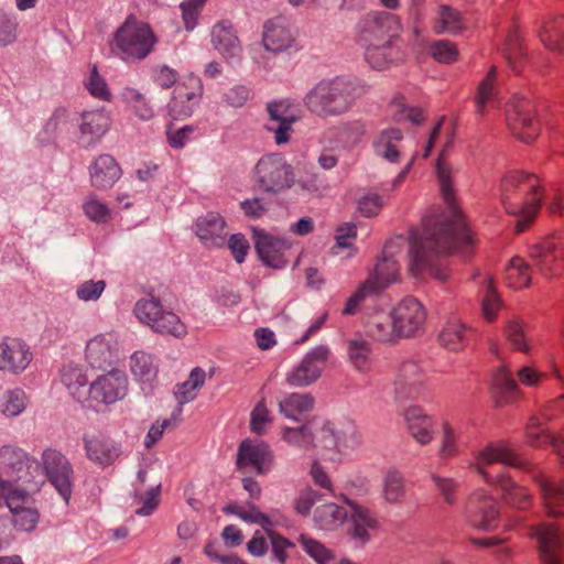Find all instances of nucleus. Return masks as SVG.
<instances>
[{"label": "nucleus", "instance_id": "f257e3e1", "mask_svg": "<svg viewBox=\"0 0 564 564\" xmlns=\"http://www.w3.org/2000/svg\"><path fill=\"white\" fill-rule=\"evenodd\" d=\"M436 175L441 195L446 205L441 213L422 219L421 228L410 231L406 239L409 271L414 276L427 274L445 282L447 272L443 257L455 252L468 258L475 250V238L466 219L455 203L449 167L438 159Z\"/></svg>", "mask_w": 564, "mask_h": 564}, {"label": "nucleus", "instance_id": "f03ea898", "mask_svg": "<svg viewBox=\"0 0 564 564\" xmlns=\"http://www.w3.org/2000/svg\"><path fill=\"white\" fill-rule=\"evenodd\" d=\"M281 437L290 446L304 451L315 448L322 456L334 462L359 445L358 433L352 423L337 425L319 416H314L296 427H283Z\"/></svg>", "mask_w": 564, "mask_h": 564}, {"label": "nucleus", "instance_id": "7ed1b4c3", "mask_svg": "<svg viewBox=\"0 0 564 564\" xmlns=\"http://www.w3.org/2000/svg\"><path fill=\"white\" fill-rule=\"evenodd\" d=\"M501 203L506 212L517 217V230L522 232L541 208L543 188L534 173L513 171L500 184Z\"/></svg>", "mask_w": 564, "mask_h": 564}, {"label": "nucleus", "instance_id": "20e7f679", "mask_svg": "<svg viewBox=\"0 0 564 564\" xmlns=\"http://www.w3.org/2000/svg\"><path fill=\"white\" fill-rule=\"evenodd\" d=\"M362 93L357 79L338 76L318 82L306 93L303 105L319 117L340 116L351 109Z\"/></svg>", "mask_w": 564, "mask_h": 564}, {"label": "nucleus", "instance_id": "39448f33", "mask_svg": "<svg viewBox=\"0 0 564 564\" xmlns=\"http://www.w3.org/2000/svg\"><path fill=\"white\" fill-rule=\"evenodd\" d=\"M156 42L149 24L128 18L115 33L113 52L123 62H140L152 53Z\"/></svg>", "mask_w": 564, "mask_h": 564}, {"label": "nucleus", "instance_id": "423d86ee", "mask_svg": "<svg viewBox=\"0 0 564 564\" xmlns=\"http://www.w3.org/2000/svg\"><path fill=\"white\" fill-rule=\"evenodd\" d=\"M252 180L259 191L278 195L292 188L296 181L293 165L281 153L262 155L252 169Z\"/></svg>", "mask_w": 564, "mask_h": 564}, {"label": "nucleus", "instance_id": "0eeeda50", "mask_svg": "<svg viewBox=\"0 0 564 564\" xmlns=\"http://www.w3.org/2000/svg\"><path fill=\"white\" fill-rule=\"evenodd\" d=\"M40 484L20 487L6 480L0 475V500H3L11 512L13 527L21 532H32L40 521V512L34 507L26 506L31 495L39 491Z\"/></svg>", "mask_w": 564, "mask_h": 564}, {"label": "nucleus", "instance_id": "6e6552de", "mask_svg": "<svg viewBox=\"0 0 564 564\" xmlns=\"http://www.w3.org/2000/svg\"><path fill=\"white\" fill-rule=\"evenodd\" d=\"M535 113L534 102L527 97H517L508 104L507 123L512 134L520 141L530 143L539 135L540 121Z\"/></svg>", "mask_w": 564, "mask_h": 564}, {"label": "nucleus", "instance_id": "1a4fd4ad", "mask_svg": "<svg viewBox=\"0 0 564 564\" xmlns=\"http://www.w3.org/2000/svg\"><path fill=\"white\" fill-rule=\"evenodd\" d=\"M41 459L48 482L68 503L74 485V469L70 462L64 454L53 448L45 449Z\"/></svg>", "mask_w": 564, "mask_h": 564}, {"label": "nucleus", "instance_id": "9d476101", "mask_svg": "<svg viewBox=\"0 0 564 564\" xmlns=\"http://www.w3.org/2000/svg\"><path fill=\"white\" fill-rule=\"evenodd\" d=\"M128 377L119 369L98 376L88 387L89 405H109L122 400L128 393Z\"/></svg>", "mask_w": 564, "mask_h": 564}, {"label": "nucleus", "instance_id": "9b49d317", "mask_svg": "<svg viewBox=\"0 0 564 564\" xmlns=\"http://www.w3.org/2000/svg\"><path fill=\"white\" fill-rule=\"evenodd\" d=\"M400 29L397 15L373 11L365 15L358 23V41L360 44L391 43V37Z\"/></svg>", "mask_w": 564, "mask_h": 564}, {"label": "nucleus", "instance_id": "f8f14e48", "mask_svg": "<svg viewBox=\"0 0 564 564\" xmlns=\"http://www.w3.org/2000/svg\"><path fill=\"white\" fill-rule=\"evenodd\" d=\"M329 355L330 350L327 346L319 345L314 347L306 352L299 365L286 373V383L295 388H303L314 383L322 376Z\"/></svg>", "mask_w": 564, "mask_h": 564}, {"label": "nucleus", "instance_id": "ddd939ff", "mask_svg": "<svg viewBox=\"0 0 564 564\" xmlns=\"http://www.w3.org/2000/svg\"><path fill=\"white\" fill-rule=\"evenodd\" d=\"M495 463H501L503 465L525 470H530V463L518 455L513 448L506 442L492 443L487 445L484 449L477 453L475 462L470 464L479 475L485 477L487 481H490L491 477L485 470V466Z\"/></svg>", "mask_w": 564, "mask_h": 564}, {"label": "nucleus", "instance_id": "4468645a", "mask_svg": "<svg viewBox=\"0 0 564 564\" xmlns=\"http://www.w3.org/2000/svg\"><path fill=\"white\" fill-rule=\"evenodd\" d=\"M203 96V84L199 77L189 75L177 83L171 101L167 104L169 115L175 120L192 116Z\"/></svg>", "mask_w": 564, "mask_h": 564}, {"label": "nucleus", "instance_id": "2eb2a0df", "mask_svg": "<svg viewBox=\"0 0 564 564\" xmlns=\"http://www.w3.org/2000/svg\"><path fill=\"white\" fill-rule=\"evenodd\" d=\"M0 466L11 478L9 481L20 487H28L40 484L33 480L32 470H36L35 460L23 449L12 445H4L0 448Z\"/></svg>", "mask_w": 564, "mask_h": 564}, {"label": "nucleus", "instance_id": "dca6fc26", "mask_svg": "<svg viewBox=\"0 0 564 564\" xmlns=\"http://www.w3.org/2000/svg\"><path fill=\"white\" fill-rule=\"evenodd\" d=\"M391 319L400 337H413L424 327L426 312L413 296H405L391 311Z\"/></svg>", "mask_w": 564, "mask_h": 564}, {"label": "nucleus", "instance_id": "f3484780", "mask_svg": "<svg viewBox=\"0 0 564 564\" xmlns=\"http://www.w3.org/2000/svg\"><path fill=\"white\" fill-rule=\"evenodd\" d=\"M268 121L265 128L273 133L278 145L290 141L293 124L299 120L294 106L289 99L274 100L267 104Z\"/></svg>", "mask_w": 564, "mask_h": 564}, {"label": "nucleus", "instance_id": "a211bd4d", "mask_svg": "<svg viewBox=\"0 0 564 564\" xmlns=\"http://www.w3.org/2000/svg\"><path fill=\"white\" fill-rule=\"evenodd\" d=\"M467 522L475 529L489 531L499 522L498 502L484 492L473 494L465 507Z\"/></svg>", "mask_w": 564, "mask_h": 564}, {"label": "nucleus", "instance_id": "6ab92c4d", "mask_svg": "<svg viewBox=\"0 0 564 564\" xmlns=\"http://www.w3.org/2000/svg\"><path fill=\"white\" fill-rule=\"evenodd\" d=\"M32 360L33 352L24 340L15 337H6L0 340V371L21 375Z\"/></svg>", "mask_w": 564, "mask_h": 564}, {"label": "nucleus", "instance_id": "aec40b11", "mask_svg": "<svg viewBox=\"0 0 564 564\" xmlns=\"http://www.w3.org/2000/svg\"><path fill=\"white\" fill-rule=\"evenodd\" d=\"M272 462L273 453L267 443L251 440L240 443L236 462L239 469L250 467L262 475L270 470Z\"/></svg>", "mask_w": 564, "mask_h": 564}, {"label": "nucleus", "instance_id": "412c9836", "mask_svg": "<svg viewBox=\"0 0 564 564\" xmlns=\"http://www.w3.org/2000/svg\"><path fill=\"white\" fill-rule=\"evenodd\" d=\"M541 564H564V534L553 524H541L533 529Z\"/></svg>", "mask_w": 564, "mask_h": 564}, {"label": "nucleus", "instance_id": "4be33fe9", "mask_svg": "<svg viewBox=\"0 0 564 564\" xmlns=\"http://www.w3.org/2000/svg\"><path fill=\"white\" fill-rule=\"evenodd\" d=\"M110 126V115L104 108L83 111L79 123V145L83 148L95 145L107 133Z\"/></svg>", "mask_w": 564, "mask_h": 564}, {"label": "nucleus", "instance_id": "5701e85b", "mask_svg": "<svg viewBox=\"0 0 564 564\" xmlns=\"http://www.w3.org/2000/svg\"><path fill=\"white\" fill-rule=\"evenodd\" d=\"M295 33L284 17H274L263 26L262 43L265 50L279 53L295 45Z\"/></svg>", "mask_w": 564, "mask_h": 564}, {"label": "nucleus", "instance_id": "b1692460", "mask_svg": "<svg viewBox=\"0 0 564 564\" xmlns=\"http://www.w3.org/2000/svg\"><path fill=\"white\" fill-rule=\"evenodd\" d=\"M403 242L402 237H395L389 240L384 246L382 259L378 261L373 271L368 276L373 278L376 281L375 285L380 288V292L398 280L399 265L395 260V253Z\"/></svg>", "mask_w": 564, "mask_h": 564}, {"label": "nucleus", "instance_id": "393cba45", "mask_svg": "<svg viewBox=\"0 0 564 564\" xmlns=\"http://www.w3.org/2000/svg\"><path fill=\"white\" fill-rule=\"evenodd\" d=\"M426 376L422 367L412 360L403 361L393 380V392L397 399L414 398L419 394Z\"/></svg>", "mask_w": 564, "mask_h": 564}, {"label": "nucleus", "instance_id": "a878e982", "mask_svg": "<svg viewBox=\"0 0 564 564\" xmlns=\"http://www.w3.org/2000/svg\"><path fill=\"white\" fill-rule=\"evenodd\" d=\"M253 239L256 250L267 265L275 269L285 265L284 252L290 248V243L286 240L260 229L253 230Z\"/></svg>", "mask_w": 564, "mask_h": 564}, {"label": "nucleus", "instance_id": "bb28decb", "mask_svg": "<svg viewBox=\"0 0 564 564\" xmlns=\"http://www.w3.org/2000/svg\"><path fill=\"white\" fill-rule=\"evenodd\" d=\"M195 232L202 243L207 248H223L227 241V225L221 215L208 212L197 218Z\"/></svg>", "mask_w": 564, "mask_h": 564}, {"label": "nucleus", "instance_id": "cd10ccee", "mask_svg": "<svg viewBox=\"0 0 564 564\" xmlns=\"http://www.w3.org/2000/svg\"><path fill=\"white\" fill-rule=\"evenodd\" d=\"M86 457L100 467H107L121 455V446L112 438L93 434L83 438Z\"/></svg>", "mask_w": 564, "mask_h": 564}, {"label": "nucleus", "instance_id": "c85d7f7f", "mask_svg": "<svg viewBox=\"0 0 564 564\" xmlns=\"http://www.w3.org/2000/svg\"><path fill=\"white\" fill-rule=\"evenodd\" d=\"M213 47L229 63H236L241 57V44L229 21H220L210 30Z\"/></svg>", "mask_w": 564, "mask_h": 564}, {"label": "nucleus", "instance_id": "c756f323", "mask_svg": "<svg viewBox=\"0 0 564 564\" xmlns=\"http://www.w3.org/2000/svg\"><path fill=\"white\" fill-rule=\"evenodd\" d=\"M404 421L409 434L420 445H427L434 440V420L422 408L412 405L404 411Z\"/></svg>", "mask_w": 564, "mask_h": 564}, {"label": "nucleus", "instance_id": "7c9ffc66", "mask_svg": "<svg viewBox=\"0 0 564 564\" xmlns=\"http://www.w3.org/2000/svg\"><path fill=\"white\" fill-rule=\"evenodd\" d=\"M545 420L539 414L531 415L525 426L527 442L530 446L541 448L546 444H551L554 452L560 457L564 467V438L558 440L552 436L545 426Z\"/></svg>", "mask_w": 564, "mask_h": 564}, {"label": "nucleus", "instance_id": "2f4dec72", "mask_svg": "<svg viewBox=\"0 0 564 564\" xmlns=\"http://www.w3.org/2000/svg\"><path fill=\"white\" fill-rule=\"evenodd\" d=\"M129 368L134 380L143 391L150 390L159 372V360L155 356L138 350L130 356Z\"/></svg>", "mask_w": 564, "mask_h": 564}, {"label": "nucleus", "instance_id": "473e14b6", "mask_svg": "<svg viewBox=\"0 0 564 564\" xmlns=\"http://www.w3.org/2000/svg\"><path fill=\"white\" fill-rule=\"evenodd\" d=\"M90 182L98 189H108L121 176V169L113 156L100 154L90 165Z\"/></svg>", "mask_w": 564, "mask_h": 564}, {"label": "nucleus", "instance_id": "72a5a7b5", "mask_svg": "<svg viewBox=\"0 0 564 564\" xmlns=\"http://www.w3.org/2000/svg\"><path fill=\"white\" fill-rule=\"evenodd\" d=\"M116 340L112 334H99L86 344L85 358L93 368L109 365L115 352Z\"/></svg>", "mask_w": 564, "mask_h": 564}, {"label": "nucleus", "instance_id": "f704fd0d", "mask_svg": "<svg viewBox=\"0 0 564 564\" xmlns=\"http://www.w3.org/2000/svg\"><path fill=\"white\" fill-rule=\"evenodd\" d=\"M351 513L349 520L350 535L365 544L370 540L371 532L378 527V521L366 507L357 503H351Z\"/></svg>", "mask_w": 564, "mask_h": 564}, {"label": "nucleus", "instance_id": "c9c22d12", "mask_svg": "<svg viewBox=\"0 0 564 564\" xmlns=\"http://www.w3.org/2000/svg\"><path fill=\"white\" fill-rule=\"evenodd\" d=\"M547 513L552 517L564 516V486L542 476H534Z\"/></svg>", "mask_w": 564, "mask_h": 564}, {"label": "nucleus", "instance_id": "e433bc0d", "mask_svg": "<svg viewBox=\"0 0 564 564\" xmlns=\"http://www.w3.org/2000/svg\"><path fill=\"white\" fill-rule=\"evenodd\" d=\"M402 140L403 133L400 129H383L373 139V151L378 156L387 160L388 162L395 163L400 158L399 144Z\"/></svg>", "mask_w": 564, "mask_h": 564}, {"label": "nucleus", "instance_id": "4c0bfd02", "mask_svg": "<svg viewBox=\"0 0 564 564\" xmlns=\"http://www.w3.org/2000/svg\"><path fill=\"white\" fill-rule=\"evenodd\" d=\"M61 380L78 402H88V379L80 367L75 365L64 366Z\"/></svg>", "mask_w": 564, "mask_h": 564}, {"label": "nucleus", "instance_id": "58836bf2", "mask_svg": "<svg viewBox=\"0 0 564 564\" xmlns=\"http://www.w3.org/2000/svg\"><path fill=\"white\" fill-rule=\"evenodd\" d=\"M315 400L310 393H285L279 401V412L290 420L314 409Z\"/></svg>", "mask_w": 564, "mask_h": 564}, {"label": "nucleus", "instance_id": "ea45409f", "mask_svg": "<svg viewBox=\"0 0 564 564\" xmlns=\"http://www.w3.org/2000/svg\"><path fill=\"white\" fill-rule=\"evenodd\" d=\"M206 379V372L204 369L196 367L194 368L189 377L186 381L177 384L174 390V395L180 404V408L176 412L173 413V417L175 415H181L182 405L193 401L197 395V390L204 386Z\"/></svg>", "mask_w": 564, "mask_h": 564}, {"label": "nucleus", "instance_id": "a19ab883", "mask_svg": "<svg viewBox=\"0 0 564 564\" xmlns=\"http://www.w3.org/2000/svg\"><path fill=\"white\" fill-rule=\"evenodd\" d=\"M539 36L549 50L564 53V17L555 15L544 21Z\"/></svg>", "mask_w": 564, "mask_h": 564}, {"label": "nucleus", "instance_id": "79ce46f5", "mask_svg": "<svg viewBox=\"0 0 564 564\" xmlns=\"http://www.w3.org/2000/svg\"><path fill=\"white\" fill-rule=\"evenodd\" d=\"M495 479L501 488L503 499L508 505L521 510L527 509L531 505V496L527 489L516 485L508 475L500 474Z\"/></svg>", "mask_w": 564, "mask_h": 564}, {"label": "nucleus", "instance_id": "37998d69", "mask_svg": "<svg viewBox=\"0 0 564 564\" xmlns=\"http://www.w3.org/2000/svg\"><path fill=\"white\" fill-rule=\"evenodd\" d=\"M120 96L122 101L140 120L149 121L154 117L155 112L153 106L140 90L133 87H124Z\"/></svg>", "mask_w": 564, "mask_h": 564}, {"label": "nucleus", "instance_id": "c03bdc74", "mask_svg": "<svg viewBox=\"0 0 564 564\" xmlns=\"http://www.w3.org/2000/svg\"><path fill=\"white\" fill-rule=\"evenodd\" d=\"M365 48V58L371 68L383 70L399 56L394 55L391 43L361 44Z\"/></svg>", "mask_w": 564, "mask_h": 564}, {"label": "nucleus", "instance_id": "a18cd8bd", "mask_svg": "<svg viewBox=\"0 0 564 564\" xmlns=\"http://www.w3.org/2000/svg\"><path fill=\"white\" fill-rule=\"evenodd\" d=\"M438 340L449 351L463 350L468 341L467 329L459 321H449L441 330Z\"/></svg>", "mask_w": 564, "mask_h": 564}, {"label": "nucleus", "instance_id": "49530a36", "mask_svg": "<svg viewBox=\"0 0 564 564\" xmlns=\"http://www.w3.org/2000/svg\"><path fill=\"white\" fill-rule=\"evenodd\" d=\"M492 387L497 397V404L510 402L518 394L519 388L512 373L506 368L498 369L492 378Z\"/></svg>", "mask_w": 564, "mask_h": 564}, {"label": "nucleus", "instance_id": "de8ad7c7", "mask_svg": "<svg viewBox=\"0 0 564 564\" xmlns=\"http://www.w3.org/2000/svg\"><path fill=\"white\" fill-rule=\"evenodd\" d=\"M29 403V398L21 388L6 390L0 395V413L6 417H15L22 414Z\"/></svg>", "mask_w": 564, "mask_h": 564}, {"label": "nucleus", "instance_id": "09e8293b", "mask_svg": "<svg viewBox=\"0 0 564 564\" xmlns=\"http://www.w3.org/2000/svg\"><path fill=\"white\" fill-rule=\"evenodd\" d=\"M562 254L556 250L551 240L535 246L531 251V259L538 270L547 275L553 271V264L561 259Z\"/></svg>", "mask_w": 564, "mask_h": 564}, {"label": "nucleus", "instance_id": "8fccbe9b", "mask_svg": "<svg viewBox=\"0 0 564 564\" xmlns=\"http://www.w3.org/2000/svg\"><path fill=\"white\" fill-rule=\"evenodd\" d=\"M346 518V509L333 502L321 505L314 511V521L323 530L338 527Z\"/></svg>", "mask_w": 564, "mask_h": 564}, {"label": "nucleus", "instance_id": "3c124183", "mask_svg": "<svg viewBox=\"0 0 564 564\" xmlns=\"http://www.w3.org/2000/svg\"><path fill=\"white\" fill-rule=\"evenodd\" d=\"M367 333L375 339L383 343L393 341L399 338L394 321L391 319V314H379L371 317L367 323Z\"/></svg>", "mask_w": 564, "mask_h": 564}, {"label": "nucleus", "instance_id": "603ef678", "mask_svg": "<svg viewBox=\"0 0 564 564\" xmlns=\"http://www.w3.org/2000/svg\"><path fill=\"white\" fill-rule=\"evenodd\" d=\"M463 29V20L460 13L448 7L440 6L437 9V18L434 24V31L437 34L457 33Z\"/></svg>", "mask_w": 564, "mask_h": 564}, {"label": "nucleus", "instance_id": "864d4df0", "mask_svg": "<svg viewBox=\"0 0 564 564\" xmlns=\"http://www.w3.org/2000/svg\"><path fill=\"white\" fill-rule=\"evenodd\" d=\"M151 329L161 335H170L175 338H183L187 334L186 326L180 317L175 313L165 310L161 317L152 324Z\"/></svg>", "mask_w": 564, "mask_h": 564}, {"label": "nucleus", "instance_id": "5fc2aeb1", "mask_svg": "<svg viewBox=\"0 0 564 564\" xmlns=\"http://www.w3.org/2000/svg\"><path fill=\"white\" fill-rule=\"evenodd\" d=\"M375 282L373 278H367V280L357 288V290L348 297L343 308L344 315L357 314L360 305L367 297L378 295L380 293V288L376 286Z\"/></svg>", "mask_w": 564, "mask_h": 564}, {"label": "nucleus", "instance_id": "6e6d98bb", "mask_svg": "<svg viewBox=\"0 0 564 564\" xmlns=\"http://www.w3.org/2000/svg\"><path fill=\"white\" fill-rule=\"evenodd\" d=\"M506 280L513 289H522L530 284L531 273L529 264L520 257L511 259L506 269Z\"/></svg>", "mask_w": 564, "mask_h": 564}, {"label": "nucleus", "instance_id": "4d7b16f0", "mask_svg": "<svg viewBox=\"0 0 564 564\" xmlns=\"http://www.w3.org/2000/svg\"><path fill=\"white\" fill-rule=\"evenodd\" d=\"M405 495L404 478L397 469L387 471L383 478L382 497L389 503H398L402 501Z\"/></svg>", "mask_w": 564, "mask_h": 564}, {"label": "nucleus", "instance_id": "13d9d810", "mask_svg": "<svg viewBox=\"0 0 564 564\" xmlns=\"http://www.w3.org/2000/svg\"><path fill=\"white\" fill-rule=\"evenodd\" d=\"M431 480L444 503L453 506L457 502L460 490V482L457 479L440 474H432Z\"/></svg>", "mask_w": 564, "mask_h": 564}, {"label": "nucleus", "instance_id": "bf43d9fd", "mask_svg": "<svg viewBox=\"0 0 564 564\" xmlns=\"http://www.w3.org/2000/svg\"><path fill=\"white\" fill-rule=\"evenodd\" d=\"M163 312L164 310L160 301L154 297L138 301L133 308V313L140 323L150 328H152V324L161 317Z\"/></svg>", "mask_w": 564, "mask_h": 564}, {"label": "nucleus", "instance_id": "052dcab7", "mask_svg": "<svg viewBox=\"0 0 564 564\" xmlns=\"http://www.w3.org/2000/svg\"><path fill=\"white\" fill-rule=\"evenodd\" d=\"M459 436V432L448 421H443L441 443L437 452L442 459L451 458L458 454Z\"/></svg>", "mask_w": 564, "mask_h": 564}, {"label": "nucleus", "instance_id": "680f3d73", "mask_svg": "<svg viewBox=\"0 0 564 564\" xmlns=\"http://www.w3.org/2000/svg\"><path fill=\"white\" fill-rule=\"evenodd\" d=\"M348 357L351 365L358 371L365 372L370 369L371 347L365 340H351L348 345Z\"/></svg>", "mask_w": 564, "mask_h": 564}, {"label": "nucleus", "instance_id": "e2e57ef3", "mask_svg": "<svg viewBox=\"0 0 564 564\" xmlns=\"http://www.w3.org/2000/svg\"><path fill=\"white\" fill-rule=\"evenodd\" d=\"M72 128L70 115L66 109H57L47 120L44 131L47 139H56L69 132Z\"/></svg>", "mask_w": 564, "mask_h": 564}, {"label": "nucleus", "instance_id": "0e129e2a", "mask_svg": "<svg viewBox=\"0 0 564 564\" xmlns=\"http://www.w3.org/2000/svg\"><path fill=\"white\" fill-rule=\"evenodd\" d=\"M84 84L88 93L94 98L100 99L102 101L111 100V93L108 87V84L106 79L99 74L96 65H94L90 68L89 74L85 79Z\"/></svg>", "mask_w": 564, "mask_h": 564}, {"label": "nucleus", "instance_id": "69168bd1", "mask_svg": "<svg viewBox=\"0 0 564 564\" xmlns=\"http://www.w3.org/2000/svg\"><path fill=\"white\" fill-rule=\"evenodd\" d=\"M299 542L303 550L317 564H327L334 557L332 550L327 549L324 544H322L319 541L313 538H310L305 534H301L299 536Z\"/></svg>", "mask_w": 564, "mask_h": 564}, {"label": "nucleus", "instance_id": "338daca9", "mask_svg": "<svg viewBox=\"0 0 564 564\" xmlns=\"http://www.w3.org/2000/svg\"><path fill=\"white\" fill-rule=\"evenodd\" d=\"M496 78V67L492 66L486 77L481 80L478 87L476 97L477 113L482 115L487 104L494 101V83Z\"/></svg>", "mask_w": 564, "mask_h": 564}, {"label": "nucleus", "instance_id": "774afa93", "mask_svg": "<svg viewBox=\"0 0 564 564\" xmlns=\"http://www.w3.org/2000/svg\"><path fill=\"white\" fill-rule=\"evenodd\" d=\"M505 335L514 350L524 354L530 351L523 326L519 321H510L506 327Z\"/></svg>", "mask_w": 564, "mask_h": 564}]
</instances>
